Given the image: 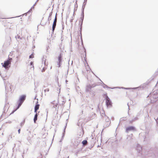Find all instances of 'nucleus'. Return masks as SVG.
<instances>
[{"label":"nucleus","mask_w":158,"mask_h":158,"mask_svg":"<svg viewBox=\"0 0 158 158\" xmlns=\"http://www.w3.org/2000/svg\"><path fill=\"white\" fill-rule=\"evenodd\" d=\"M102 113H101V116L102 118L104 117V116L105 121L106 123H104L103 127L104 128H106L109 126L110 124V121L109 117L105 114L104 111L102 110Z\"/></svg>","instance_id":"nucleus-1"},{"label":"nucleus","mask_w":158,"mask_h":158,"mask_svg":"<svg viewBox=\"0 0 158 158\" xmlns=\"http://www.w3.org/2000/svg\"><path fill=\"white\" fill-rule=\"evenodd\" d=\"M26 98V94H23L19 97V99L17 102L18 106L16 107V110L18 109L20 107L25 100Z\"/></svg>","instance_id":"nucleus-2"},{"label":"nucleus","mask_w":158,"mask_h":158,"mask_svg":"<svg viewBox=\"0 0 158 158\" xmlns=\"http://www.w3.org/2000/svg\"><path fill=\"white\" fill-rule=\"evenodd\" d=\"M105 96V100H106V104L107 108H111L112 106V103L110 98L108 97L107 94H104Z\"/></svg>","instance_id":"nucleus-3"},{"label":"nucleus","mask_w":158,"mask_h":158,"mask_svg":"<svg viewBox=\"0 0 158 158\" xmlns=\"http://www.w3.org/2000/svg\"><path fill=\"white\" fill-rule=\"evenodd\" d=\"M11 63L8 62V60H6L4 63H2V66L6 70H8L10 66Z\"/></svg>","instance_id":"nucleus-4"},{"label":"nucleus","mask_w":158,"mask_h":158,"mask_svg":"<svg viewBox=\"0 0 158 158\" xmlns=\"http://www.w3.org/2000/svg\"><path fill=\"white\" fill-rule=\"evenodd\" d=\"M57 14L56 13L55 19L54 20L52 24V33H53L54 31L55 30L56 26V24L57 23V18L56 16Z\"/></svg>","instance_id":"nucleus-5"},{"label":"nucleus","mask_w":158,"mask_h":158,"mask_svg":"<svg viewBox=\"0 0 158 158\" xmlns=\"http://www.w3.org/2000/svg\"><path fill=\"white\" fill-rule=\"evenodd\" d=\"M62 54L61 53L60 54L58 57V62H57V65H58V67H60L61 64L62 62Z\"/></svg>","instance_id":"nucleus-6"},{"label":"nucleus","mask_w":158,"mask_h":158,"mask_svg":"<svg viewBox=\"0 0 158 158\" xmlns=\"http://www.w3.org/2000/svg\"><path fill=\"white\" fill-rule=\"evenodd\" d=\"M135 130V127L133 126H129L126 128V131L128 132L131 131H134Z\"/></svg>","instance_id":"nucleus-7"},{"label":"nucleus","mask_w":158,"mask_h":158,"mask_svg":"<svg viewBox=\"0 0 158 158\" xmlns=\"http://www.w3.org/2000/svg\"><path fill=\"white\" fill-rule=\"evenodd\" d=\"M91 89L92 87H91V85L90 84H88L86 85L85 89L86 92H89L91 90Z\"/></svg>","instance_id":"nucleus-8"},{"label":"nucleus","mask_w":158,"mask_h":158,"mask_svg":"<svg viewBox=\"0 0 158 158\" xmlns=\"http://www.w3.org/2000/svg\"><path fill=\"white\" fill-rule=\"evenodd\" d=\"M136 149L138 152L140 153L142 150V147L139 144H137L136 148Z\"/></svg>","instance_id":"nucleus-9"},{"label":"nucleus","mask_w":158,"mask_h":158,"mask_svg":"<svg viewBox=\"0 0 158 158\" xmlns=\"http://www.w3.org/2000/svg\"><path fill=\"white\" fill-rule=\"evenodd\" d=\"M81 16L80 18V23H79V24H81V25H82L83 24V22L84 19V14H81Z\"/></svg>","instance_id":"nucleus-10"},{"label":"nucleus","mask_w":158,"mask_h":158,"mask_svg":"<svg viewBox=\"0 0 158 158\" xmlns=\"http://www.w3.org/2000/svg\"><path fill=\"white\" fill-rule=\"evenodd\" d=\"M33 136V135H30V136H27V139L30 143H31V138H32Z\"/></svg>","instance_id":"nucleus-11"},{"label":"nucleus","mask_w":158,"mask_h":158,"mask_svg":"<svg viewBox=\"0 0 158 158\" xmlns=\"http://www.w3.org/2000/svg\"><path fill=\"white\" fill-rule=\"evenodd\" d=\"M102 83L104 85L103 86V88H105L106 87L107 88L111 89H113L115 88V87H113V88L110 87H108L107 85H106V84H104L102 81Z\"/></svg>","instance_id":"nucleus-12"},{"label":"nucleus","mask_w":158,"mask_h":158,"mask_svg":"<svg viewBox=\"0 0 158 158\" xmlns=\"http://www.w3.org/2000/svg\"><path fill=\"white\" fill-rule=\"evenodd\" d=\"M38 114H35V115L34 118V122L35 123H36V121L37 120Z\"/></svg>","instance_id":"nucleus-13"},{"label":"nucleus","mask_w":158,"mask_h":158,"mask_svg":"<svg viewBox=\"0 0 158 158\" xmlns=\"http://www.w3.org/2000/svg\"><path fill=\"white\" fill-rule=\"evenodd\" d=\"M69 114L68 115V118L66 119V123H65V126H64V130H65L66 129V128L67 127V123H68V120H69Z\"/></svg>","instance_id":"nucleus-14"},{"label":"nucleus","mask_w":158,"mask_h":158,"mask_svg":"<svg viewBox=\"0 0 158 158\" xmlns=\"http://www.w3.org/2000/svg\"><path fill=\"white\" fill-rule=\"evenodd\" d=\"M139 88V87H134V88H124V89H137Z\"/></svg>","instance_id":"nucleus-15"},{"label":"nucleus","mask_w":158,"mask_h":158,"mask_svg":"<svg viewBox=\"0 0 158 158\" xmlns=\"http://www.w3.org/2000/svg\"><path fill=\"white\" fill-rule=\"evenodd\" d=\"M6 105H5L4 106V108L3 109V114H2L1 115L0 117V118H1L2 117V115L4 113H5V111L7 109V108H6Z\"/></svg>","instance_id":"nucleus-16"},{"label":"nucleus","mask_w":158,"mask_h":158,"mask_svg":"<svg viewBox=\"0 0 158 158\" xmlns=\"http://www.w3.org/2000/svg\"><path fill=\"white\" fill-rule=\"evenodd\" d=\"M89 94H90L92 95L93 96H94L95 95V92L93 90L90 91H89Z\"/></svg>","instance_id":"nucleus-17"},{"label":"nucleus","mask_w":158,"mask_h":158,"mask_svg":"<svg viewBox=\"0 0 158 158\" xmlns=\"http://www.w3.org/2000/svg\"><path fill=\"white\" fill-rule=\"evenodd\" d=\"M40 105L39 104H37L34 107V109L38 110L39 108Z\"/></svg>","instance_id":"nucleus-18"},{"label":"nucleus","mask_w":158,"mask_h":158,"mask_svg":"<svg viewBox=\"0 0 158 158\" xmlns=\"http://www.w3.org/2000/svg\"><path fill=\"white\" fill-rule=\"evenodd\" d=\"M85 7V6L82 5V9H81V14H84V10Z\"/></svg>","instance_id":"nucleus-19"},{"label":"nucleus","mask_w":158,"mask_h":158,"mask_svg":"<svg viewBox=\"0 0 158 158\" xmlns=\"http://www.w3.org/2000/svg\"><path fill=\"white\" fill-rule=\"evenodd\" d=\"M138 119V118L137 117H135L134 118L132 119L131 121H130V123H132L135 121L137 120Z\"/></svg>","instance_id":"nucleus-20"},{"label":"nucleus","mask_w":158,"mask_h":158,"mask_svg":"<svg viewBox=\"0 0 158 158\" xmlns=\"http://www.w3.org/2000/svg\"><path fill=\"white\" fill-rule=\"evenodd\" d=\"M87 142V140L86 139H85V140H83L82 141V144L83 145V146L84 144H86Z\"/></svg>","instance_id":"nucleus-21"},{"label":"nucleus","mask_w":158,"mask_h":158,"mask_svg":"<svg viewBox=\"0 0 158 158\" xmlns=\"http://www.w3.org/2000/svg\"><path fill=\"white\" fill-rule=\"evenodd\" d=\"M31 12L32 10H31V9H30L26 13H25V14H24V15H25V16H26L27 14H29L30 13H31Z\"/></svg>","instance_id":"nucleus-22"},{"label":"nucleus","mask_w":158,"mask_h":158,"mask_svg":"<svg viewBox=\"0 0 158 158\" xmlns=\"http://www.w3.org/2000/svg\"><path fill=\"white\" fill-rule=\"evenodd\" d=\"M27 131H28V133H27V135L28 136H30V135H32V134H31V132L30 131H29L28 129H27Z\"/></svg>","instance_id":"nucleus-23"},{"label":"nucleus","mask_w":158,"mask_h":158,"mask_svg":"<svg viewBox=\"0 0 158 158\" xmlns=\"http://www.w3.org/2000/svg\"><path fill=\"white\" fill-rule=\"evenodd\" d=\"M80 26V33L81 34V31H82V25H81V24H79Z\"/></svg>","instance_id":"nucleus-24"},{"label":"nucleus","mask_w":158,"mask_h":158,"mask_svg":"<svg viewBox=\"0 0 158 158\" xmlns=\"http://www.w3.org/2000/svg\"><path fill=\"white\" fill-rule=\"evenodd\" d=\"M30 65L32 66L31 67V68H33V69H34V66H33V62H32V61H31V62H30Z\"/></svg>","instance_id":"nucleus-25"},{"label":"nucleus","mask_w":158,"mask_h":158,"mask_svg":"<svg viewBox=\"0 0 158 158\" xmlns=\"http://www.w3.org/2000/svg\"><path fill=\"white\" fill-rule=\"evenodd\" d=\"M25 122V119H24V120L23 121V122H22L20 123V126H23L24 125V123Z\"/></svg>","instance_id":"nucleus-26"},{"label":"nucleus","mask_w":158,"mask_h":158,"mask_svg":"<svg viewBox=\"0 0 158 158\" xmlns=\"http://www.w3.org/2000/svg\"><path fill=\"white\" fill-rule=\"evenodd\" d=\"M33 57H34V55H33V53H32L31 55H30L29 56V58L30 59V58H32Z\"/></svg>","instance_id":"nucleus-27"},{"label":"nucleus","mask_w":158,"mask_h":158,"mask_svg":"<svg viewBox=\"0 0 158 158\" xmlns=\"http://www.w3.org/2000/svg\"><path fill=\"white\" fill-rule=\"evenodd\" d=\"M7 60H8V62H10L11 63V62L12 60V58L8 57Z\"/></svg>","instance_id":"nucleus-28"},{"label":"nucleus","mask_w":158,"mask_h":158,"mask_svg":"<svg viewBox=\"0 0 158 158\" xmlns=\"http://www.w3.org/2000/svg\"><path fill=\"white\" fill-rule=\"evenodd\" d=\"M97 85L96 84H92V85H91V86L92 87V88H93L95 87Z\"/></svg>","instance_id":"nucleus-29"},{"label":"nucleus","mask_w":158,"mask_h":158,"mask_svg":"<svg viewBox=\"0 0 158 158\" xmlns=\"http://www.w3.org/2000/svg\"><path fill=\"white\" fill-rule=\"evenodd\" d=\"M47 68V67H44L43 68V69L42 70V72H44L45 69Z\"/></svg>","instance_id":"nucleus-30"},{"label":"nucleus","mask_w":158,"mask_h":158,"mask_svg":"<svg viewBox=\"0 0 158 158\" xmlns=\"http://www.w3.org/2000/svg\"><path fill=\"white\" fill-rule=\"evenodd\" d=\"M49 89L48 88L44 89V93H46V91L49 92Z\"/></svg>","instance_id":"nucleus-31"},{"label":"nucleus","mask_w":158,"mask_h":158,"mask_svg":"<svg viewBox=\"0 0 158 158\" xmlns=\"http://www.w3.org/2000/svg\"><path fill=\"white\" fill-rule=\"evenodd\" d=\"M46 59H45L44 62V64L45 66L47 65H48L47 63H46Z\"/></svg>","instance_id":"nucleus-32"},{"label":"nucleus","mask_w":158,"mask_h":158,"mask_svg":"<svg viewBox=\"0 0 158 158\" xmlns=\"http://www.w3.org/2000/svg\"><path fill=\"white\" fill-rule=\"evenodd\" d=\"M84 59H85V61L86 62L87 64H88V63H87V59H86V55H85V57H84Z\"/></svg>","instance_id":"nucleus-33"},{"label":"nucleus","mask_w":158,"mask_h":158,"mask_svg":"<svg viewBox=\"0 0 158 158\" xmlns=\"http://www.w3.org/2000/svg\"><path fill=\"white\" fill-rule=\"evenodd\" d=\"M46 23H47L46 22L44 23H43L42 24L41 23V25L42 26H45V25H46Z\"/></svg>","instance_id":"nucleus-34"},{"label":"nucleus","mask_w":158,"mask_h":158,"mask_svg":"<svg viewBox=\"0 0 158 158\" xmlns=\"http://www.w3.org/2000/svg\"><path fill=\"white\" fill-rule=\"evenodd\" d=\"M65 130H64H64H63V134H62V135H64H64H65Z\"/></svg>","instance_id":"nucleus-35"},{"label":"nucleus","mask_w":158,"mask_h":158,"mask_svg":"<svg viewBox=\"0 0 158 158\" xmlns=\"http://www.w3.org/2000/svg\"><path fill=\"white\" fill-rule=\"evenodd\" d=\"M52 11L49 14V17H51L52 15Z\"/></svg>","instance_id":"nucleus-36"},{"label":"nucleus","mask_w":158,"mask_h":158,"mask_svg":"<svg viewBox=\"0 0 158 158\" xmlns=\"http://www.w3.org/2000/svg\"><path fill=\"white\" fill-rule=\"evenodd\" d=\"M122 88V89H124V88H125V87H115V88Z\"/></svg>","instance_id":"nucleus-37"},{"label":"nucleus","mask_w":158,"mask_h":158,"mask_svg":"<svg viewBox=\"0 0 158 158\" xmlns=\"http://www.w3.org/2000/svg\"><path fill=\"white\" fill-rule=\"evenodd\" d=\"M51 20V17H48V21H49Z\"/></svg>","instance_id":"nucleus-38"},{"label":"nucleus","mask_w":158,"mask_h":158,"mask_svg":"<svg viewBox=\"0 0 158 158\" xmlns=\"http://www.w3.org/2000/svg\"><path fill=\"white\" fill-rule=\"evenodd\" d=\"M86 3H87V2H84L83 3V5L85 6L86 5Z\"/></svg>","instance_id":"nucleus-39"},{"label":"nucleus","mask_w":158,"mask_h":158,"mask_svg":"<svg viewBox=\"0 0 158 158\" xmlns=\"http://www.w3.org/2000/svg\"><path fill=\"white\" fill-rule=\"evenodd\" d=\"M38 110L34 109V112L35 113V114H37V111Z\"/></svg>","instance_id":"nucleus-40"},{"label":"nucleus","mask_w":158,"mask_h":158,"mask_svg":"<svg viewBox=\"0 0 158 158\" xmlns=\"http://www.w3.org/2000/svg\"><path fill=\"white\" fill-rule=\"evenodd\" d=\"M64 135H62V138H61V140H60V142H61L62 140H63V138H64Z\"/></svg>","instance_id":"nucleus-41"},{"label":"nucleus","mask_w":158,"mask_h":158,"mask_svg":"<svg viewBox=\"0 0 158 158\" xmlns=\"http://www.w3.org/2000/svg\"><path fill=\"white\" fill-rule=\"evenodd\" d=\"M20 131H21V130H20V129H19V130H18V133L19 134H20Z\"/></svg>","instance_id":"nucleus-42"},{"label":"nucleus","mask_w":158,"mask_h":158,"mask_svg":"<svg viewBox=\"0 0 158 158\" xmlns=\"http://www.w3.org/2000/svg\"><path fill=\"white\" fill-rule=\"evenodd\" d=\"M6 87H5L6 91V93H7L8 92H9V90L7 91V90H6Z\"/></svg>","instance_id":"nucleus-43"},{"label":"nucleus","mask_w":158,"mask_h":158,"mask_svg":"<svg viewBox=\"0 0 158 158\" xmlns=\"http://www.w3.org/2000/svg\"><path fill=\"white\" fill-rule=\"evenodd\" d=\"M15 110H13V111L12 112L10 113V114H13V113H14V112H15Z\"/></svg>","instance_id":"nucleus-44"},{"label":"nucleus","mask_w":158,"mask_h":158,"mask_svg":"<svg viewBox=\"0 0 158 158\" xmlns=\"http://www.w3.org/2000/svg\"><path fill=\"white\" fill-rule=\"evenodd\" d=\"M34 9V6H32L31 7V8L30 9H31V10H32V9Z\"/></svg>","instance_id":"nucleus-45"},{"label":"nucleus","mask_w":158,"mask_h":158,"mask_svg":"<svg viewBox=\"0 0 158 158\" xmlns=\"http://www.w3.org/2000/svg\"><path fill=\"white\" fill-rule=\"evenodd\" d=\"M158 119V117H157V118L156 119H155V120H156V121L157 123H158V121H157Z\"/></svg>","instance_id":"nucleus-46"},{"label":"nucleus","mask_w":158,"mask_h":158,"mask_svg":"<svg viewBox=\"0 0 158 158\" xmlns=\"http://www.w3.org/2000/svg\"><path fill=\"white\" fill-rule=\"evenodd\" d=\"M6 123H11V121H10L8 122H7Z\"/></svg>","instance_id":"nucleus-47"},{"label":"nucleus","mask_w":158,"mask_h":158,"mask_svg":"<svg viewBox=\"0 0 158 158\" xmlns=\"http://www.w3.org/2000/svg\"><path fill=\"white\" fill-rule=\"evenodd\" d=\"M38 0H37L36 2L34 4V6L36 4V2L38 1Z\"/></svg>","instance_id":"nucleus-48"},{"label":"nucleus","mask_w":158,"mask_h":158,"mask_svg":"<svg viewBox=\"0 0 158 158\" xmlns=\"http://www.w3.org/2000/svg\"><path fill=\"white\" fill-rule=\"evenodd\" d=\"M94 115V116H96V114L95 113H94L93 114H92V115Z\"/></svg>","instance_id":"nucleus-49"},{"label":"nucleus","mask_w":158,"mask_h":158,"mask_svg":"<svg viewBox=\"0 0 158 158\" xmlns=\"http://www.w3.org/2000/svg\"><path fill=\"white\" fill-rule=\"evenodd\" d=\"M83 110H84V109H83V110L81 111V113H82V114H83Z\"/></svg>","instance_id":"nucleus-50"},{"label":"nucleus","mask_w":158,"mask_h":158,"mask_svg":"<svg viewBox=\"0 0 158 158\" xmlns=\"http://www.w3.org/2000/svg\"><path fill=\"white\" fill-rule=\"evenodd\" d=\"M94 118H93V117H91L90 119H89V120H91V119H93Z\"/></svg>","instance_id":"nucleus-51"},{"label":"nucleus","mask_w":158,"mask_h":158,"mask_svg":"<svg viewBox=\"0 0 158 158\" xmlns=\"http://www.w3.org/2000/svg\"><path fill=\"white\" fill-rule=\"evenodd\" d=\"M11 138H12V135H10L9 136Z\"/></svg>","instance_id":"nucleus-52"},{"label":"nucleus","mask_w":158,"mask_h":158,"mask_svg":"<svg viewBox=\"0 0 158 158\" xmlns=\"http://www.w3.org/2000/svg\"><path fill=\"white\" fill-rule=\"evenodd\" d=\"M127 105H128V109L129 110V106L128 105V103H127Z\"/></svg>","instance_id":"nucleus-53"},{"label":"nucleus","mask_w":158,"mask_h":158,"mask_svg":"<svg viewBox=\"0 0 158 158\" xmlns=\"http://www.w3.org/2000/svg\"><path fill=\"white\" fill-rule=\"evenodd\" d=\"M88 107H89L87 106H85V108L87 109L88 108Z\"/></svg>","instance_id":"nucleus-54"},{"label":"nucleus","mask_w":158,"mask_h":158,"mask_svg":"<svg viewBox=\"0 0 158 158\" xmlns=\"http://www.w3.org/2000/svg\"><path fill=\"white\" fill-rule=\"evenodd\" d=\"M84 2H87V0H84Z\"/></svg>","instance_id":"nucleus-55"},{"label":"nucleus","mask_w":158,"mask_h":158,"mask_svg":"<svg viewBox=\"0 0 158 158\" xmlns=\"http://www.w3.org/2000/svg\"><path fill=\"white\" fill-rule=\"evenodd\" d=\"M47 52H48V47H47Z\"/></svg>","instance_id":"nucleus-56"},{"label":"nucleus","mask_w":158,"mask_h":158,"mask_svg":"<svg viewBox=\"0 0 158 158\" xmlns=\"http://www.w3.org/2000/svg\"><path fill=\"white\" fill-rule=\"evenodd\" d=\"M73 19H71L70 21V22H72L73 21Z\"/></svg>","instance_id":"nucleus-57"},{"label":"nucleus","mask_w":158,"mask_h":158,"mask_svg":"<svg viewBox=\"0 0 158 158\" xmlns=\"http://www.w3.org/2000/svg\"><path fill=\"white\" fill-rule=\"evenodd\" d=\"M77 153H78V152H76V155L77 156Z\"/></svg>","instance_id":"nucleus-58"},{"label":"nucleus","mask_w":158,"mask_h":158,"mask_svg":"<svg viewBox=\"0 0 158 158\" xmlns=\"http://www.w3.org/2000/svg\"><path fill=\"white\" fill-rule=\"evenodd\" d=\"M45 87H46V86H44V85L43 86V88H45Z\"/></svg>","instance_id":"nucleus-59"},{"label":"nucleus","mask_w":158,"mask_h":158,"mask_svg":"<svg viewBox=\"0 0 158 158\" xmlns=\"http://www.w3.org/2000/svg\"><path fill=\"white\" fill-rule=\"evenodd\" d=\"M62 29H64V27L63 26V24H62Z\"/></svg>","instance_id":"nucleus-60"},{"label":"nucleus","mask_w":158,"mask_h":158,"mask_svg":"<svg viewBox=\"0 0 158 158\" xmlns=\"http://www.w3.org/2000/svg\"><path fill=\"white\" fill-rule=\"evenodd\" d=\"M18 38H20V36H18Z\"/></svg>","instance_id":"nucleus-61"},{"label":"nucleus","mask_w":158,"mask_h":158,"mask_svg":"<svg viewBox=\"0 0 158 158\" xmlns=\"http://www.w3.org/2000/svg\"><path fill=\"white\" fill-rule=\"evenodd\" d=\"M10 91H11V88H10Z\"/></svg>","instance_id":"nucleus-62"},{"label":"nucleus","mask_w":158,"mask_h":158,"mask_svg":"<svg viewBox=\"0 0 158 158\" xmlns=\"http://www.w3.org/2000/svg\"><path fill=\"white\" fill-rule=\"evenodd\" d=\"M57 106V105H55V106H56V107Z\"/></svg>","instance_id":"nucleus-63"},{"label":"nucleus","mask_w":158,"mask_h":158,"mask_svg":"<svg viewBox=\"0 0 158 158\" xmlns=\"http://www.w3.org/2000/svg\"><path fill=\"white\" fill-rule=\"evenodd\" d=\"M63 104H64V103H62V105H63Z\"/></svg>","instance_id":"nucleus-64"}]
</instances>
